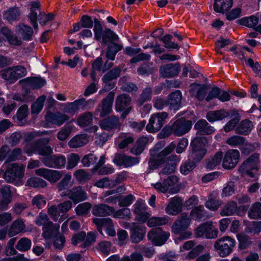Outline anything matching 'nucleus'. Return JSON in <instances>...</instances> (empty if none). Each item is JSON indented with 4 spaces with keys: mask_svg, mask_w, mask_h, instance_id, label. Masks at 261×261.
<instances>
[{
    "mask_svg": "<svg viewBox=\"0 0 261 261\" xmlns=\"http://www.w3.org/2000/svg\"><path fill=\"white\" fill-rule=\"evenodd\" d=\"M228 116H229V113L225 110H222L208 113L206 115V118L210 122H214L222 120Z\"/></svg>",
    "mask_w": 261,
    "mask_h": 261,
    "instance_id": "72a5a7b5",
    "label": "nucleus"
},
{
    "mask_svg": "<svg viewBox=\"0 0 261 261\" xmlns=\"http://www.w3.org/2000/svg\"><path fill=\"white\" fill-rule=\"evenodd\" d=\"M220 200L216 199L210 198L205 203L206 208L211 211H216L221 205Z\"/></svg>",
    "mask_w": 261,
    "mask_h": 261,
    "instance_id": "680f3d73",
    "label": "nucleus"
},
{
    "mask_svg": "<svg viewBox=\"0 0 261 261\" xmlns=\"http://www.w3.org/2000/svg\"><path fill=\"white\" fill-rule=\"evenodd\" d=\"M190 224V219L186 214H182L175 222L172 226V231L175 234H180L179 237L175 238V243L178 244L180 241L190 238L192 232L182 231L188 228Z\"/></svg>",
    "mask_w": 261,
    "mask_h": 261,
    "instance_id": "f03ea898",
    "label": "nucleus"
},
{
    "mask_svg": "<svg viewBox=\"0 0 261 261\" xmlns=\"http://www.w3.org/2000/svg\"><path fill=\"white\" fill-rule=\"evenodd\" d=\"M94 186L100 188L111 187L114 185V181L110 180L108 177H105L96 181Z\"/></svg>",
    "mask_w": 261,
    "mask_h": 261,
    "instance_id": "e2e57ef3",
    "label": "nucleus"
},
{
    "mask_svg": "<svg viewBox=\"0 0 261 261\" xmlns=\"http://www.w3.org/2000/svg\"><path fill=\"white\" fill-rule=\"evenodd\" d=\"M170 236L168 232L163 231L160 228L153 229L149 232L148 239L156 246L164 244Z\"/></svg>",
    "mask_w": 261,
    "mask_h": 261,
    "instance_id": "ddd939ff",
    "label": "nucleus"
},
{
    "mask_svg": "<svg viewBox=\"0 0 261 261\" xmlns=\"http://www.w3.org/2000/svg\"><path fill=\"white\" fill-rule=\"evenodd\" d=\"M132 107L130 106V98L126 94L119 95L116 101L115 109L117 112H122L121 117L123 118L129 113Z\"/></svg>",
    "mask_w": 261,
    "mask_h": 261,
    "instance_id": "f8f14e48",
    "label": "nucleus"
},
{
    "mask_svg": "<svg viewBox=\"0 0 261 261\" xmlns=\"http://www.w3.org/2000/svg\"><path fill=\"white\" fill-rule=\"evenodd\" d=\"M196 237H205L208 239L216 238L218 230L211 222H206L199 225L195 229Z\"/></svg>",
    "mask_w": 261,
    "mask_h": 261,
    "instance_id": "6e6552de",
    "label": "nucleus"
},
{
    "mask_svg": "<svg viewBox=\"0 0 261 261\" xmlns=\"http://www.w3.org/2000/svg\"><path fill=\"white\" fill-rule=\"evenodd\" d=\"M222 158V153L218 152L215 155L208 161L206 167L207 168L213 169L220 165Z\"/></svg>",
    "mask_w": 261,
    "mask_h": 261,
    "instance_id": "6e6d98bb",
    "label": "nucleus"
},
{
    "mask_svg": "<svg viewBox=\"0 0 261 261\" xmlns=\"http://www.w3.org/2000/svg\"><path fill=\"white\" fill-rule=\"evenodd\" d=\"M113 212V208L106 204L96 205L92 208L93 214L97 216L111 215Z\"/></svg>",
    "mask_w": 261,
    "mask_h": 261,
    "instance_id": "c85d7f7f",
    "label": "nucleus"
},
{
    "mask_svg": "<svg viewBox=\"0 0 261 261\" xmlns=\"http://www.w3.org/2000/svg\"><path fill=\"white\" fill-rule=\"evenodd\" d=\"M236 186L234 181H230L223 190L222 196L223 197H228L232 195L234 193V188Z\"/></svg>",
    "mask_w": 261,
    "mask_h": 261,
    "instance_id": "052dcab7",
    "label": "nucleus"
},
{
    "mask_svg": "<svg viewBox=\"0 0 261 261\" xmlns=\"http://www.w3.org/2000/svg\"><path fill=\"white\" fill-rule=\"evenodd\" d=\"M168 114L166 112L153 114L149 120L146 129L149 133H154L159 130L163 126Z\"/></svg>",
    "mask_w": 261,
    "mask_h": 261,
    "instance_id": "1a4fd4ad",
    "label": "nucleus"
},
{
    "mask_svg": "<svg viewBox=\"0 0 261 261\" xmlns=\"http://www.w3.org/2000/svg\"><path fill=\"white\" fill-rule=\"evenodd\" d=\"M20 11L18 8H10L4 12V18L9 22L16 21L19 19Z\"/></svg>",
    "mask_w": 261,
    "mask_h": 261,
    "instance_id": "e433bc0d",
    "label": "nucleus"
},
{
    "mask_svg": "<svg viewBox=\"0 0 261 261\" xmlns=\"http://www.w3.org/2000/svg\"><path fill=\"white\" fill-rule=\"evenodd\" d=\"M16 32L17 34L24 40H30L32 36L33 31L32 29L25 24H19L16 28Z\"/></svg>",
    "mask_w": 261,
    "mask_h": 261,
    "instance_id": "7c9ffc66",
    "label": "nucleus"
},
{
    "mask_svg": "<svg viewBox=\"0 0 261 261\" xmlns=\"http://www.w3.org/2000/svg\"><path fill=\"white\" fill-rule=\"evenodd\" d=\"M230 118L231 120L224 127V129L226 132H229L233 129L240 120L238 113L234 112L232 113Z\"/></svg>",
    "mask_w": 261,
    "mask_h": 261,
    "instance_id": "c03bdc74",
    "label": "nucleus"
},
{
    "mask_svg": "<svg viewBox=\"0 0 261 261\" xmlns=\"http://www.w3.org/2000/svg\"><path fill=\"white\" fill-rule=\"evenodd\" d=\"M239 22L242 25L249 28H253L258 23V18L255 16L252 15L250 17L241 18Z\"/></svg>",
    "mask_w": 261,
    "mask_h": 261,
    "instance_id": "de8ad7c7",
    "label": "nucleus"
},
{
    "mask_svg": "<svg viewBox=\"0 0 261 261\" xmlns=\"http://www.w3.org/2000/svg\"><path fill=\"white\" fill-rule=\"evenodd\" d=\"M37 175L42 176L50 182H55L59 180L62 176L60 171L48 169L46 168H40L36 170Z\"/></svg>",
    "mask_w": 261,
    "mask_h": 261,
    "instance_id": "aec40b11",
    "label": "nucleus"
},
{
    "mask_svg": "<svg viewBox=\"0 0 261 261\" xmlns=\"http://www.w3.org/2000/svg\"><path fill=\"white\" fill-rule=\"evenodd\" d=\"M133 141V139L132 137L128 135L125 134L121 135L116 140V142L118 143V146L121 149L125 148L129 144L132 143Z\"/></svg>",
    "mask_w": 261,
    "mask_h": 261,
    "instance_id": "49530a36",
    "label": "nucleus"
},
{
    "mask_svg": "<svg viewBox=\"0 0 261 261\" xmlns=\"http://www.w3.org/2000/svg\"><path fill=\"white\" fill-rule=\"evenodd\" d=\"M92 121V115L87 113L81 116L77 120V124L81 126H85L89 125Z\"/></svg>",
    "mask_w": 261,
    "mask_h": 261,
    "instance_id": "bf43d9fd",
    "label": "nucleus"
},
{
    "mask_svg": "<svg viewBox=\"0 0 261 261\" xmlns=\"http://www.w3.org/2000/svg\"><path fill=\"white\" fill-rule=\"evenodd\" d=\"M24 151L29 156L32 155L33 153H37L42 156H47L52 153L53 149L49 146L28 144L25 147Z\"/></svg>",
    "mask_w": 261,
    "mask_h": 261,
    "instance_id": "f3484780",
    "label": "nucleus"
},
{
    "mask_svg": "<svg viewBox=\"0 0 261 261\" xmlns=\"http://www.w3.org/2000/svg\"><path fill=\"white\" fill-rule=\"evenodd\" d=\"M253 127L252 122L248 120H245L241 122L237 129V132L243 135L248 134Z\"/></svg>",
    "mask_w": 261,
    "mask_h": 261,
    "instance_id": "37998d69",
    "label": "nucleus"
},
{
    "mask_svg": "<svg viewBox=\"0 0 261 261\" xmlns=\"http://www.w3.org/2000/svg\"><path fill=\"white\" fill-rule=\"evenodd\" d=\"M27 184L35 188H43L46 186V182L42 179L38 177H31L27 181Z\"/></svg>",
    "mask_w": 261,
    "mask_h": 261,
    "instance_id": "4d7b16f0",
    "label": "nucleus"
},
{
    "mask_svg": "<svg viewBox=\"0 0 261 261\" xmlns=\"http://www.w3.org/2000/svg\"><path fill=\"white\" fill-rule=\"evenodd\" d=\"M25 228V224L22 220H16L11 225L8 234L10 237L14 236L20 232L24 231Z\"/></svg>",
    "mask_w": 261,
    "mask_h": 261,
    "instance_id": "2f4dec72",
    "label": "nucleus"
},
{
    "mask_svg": "<svg viewBox=\"0 0 261 261\" xmlns=\"http://www.w3.org/2000/svg\"><path fill=\"white\" fill-rule=\"evenodd\" d=\"M205 212L202 206H199L193 208L191 212V217L196 220H199L205 217Z\"/></svg>",
    "mask_w": 261,
    "mask_h": 261,
    "instance_id": "5fc2aeb1",
    "label": "nucleus"
},
{
    "mask_svg": "<svg viewBox=\"0 0 261 261\" xmlns=\"http://www.w3.org/2000/svg\"><path fill=\"white\" fill-rule=\"evenodd\" d=\"M36 223L39 226H44L42 235L45 239L50 238L59 230L60 226L54 225L51 222L49 221L45 214L40 213L36 220Z\"/></svg>",
    "mask_w": 261,
    "mask_h": 261,
    "instance_id": "0eeeda50",
    "label": "nucleus"
},
{
    "mask_svg": "<svg viewBox=\"0 0 261 261\" xmlns=\"http://www.w3.org/2000/svg\"><path fill=\"white\" fill-rule=\"evenodd\" d=\"M91 207V204L88 202H84L79 204L75 208V211L79 216H85L89 213Z\"/></svg>",
    "mask_w": 261,
    "mask_h": 261,
    "instance_id": "864d4df0",
    "label": "nucleus"
},
{
    "mask_svg": "<svg viewBox=\"0 0 261 261\" xmlns=\"http://www.w3.org/2000/svg\"><path fill=\"white\" fill-rule=\"evenodd\" d=\"M84 101L85 99L82 98L75 100L72 102L66 103V106L64 108L65 112L68 113H74L77 112L82 107Z\"/></svg>",
    "mask_w": 261,
    "mask_h": 261,
    "instance_id": "f704fd0d",
    "label": "nucleus"
},
{
    "mask_svg": "<svg viewBox=\"0 0 261 261\" xmlns=\"http://www.w3.org/2000/svg\"><path fill=\"white\" fill-rule=\"evenodd\" d=\"M25 81L29 86L34 88H41L46 83L44 79L40 77L27 78Z\"/></svg>",
    "mask_w": 261,
    "mask_h": 261,
    "instance_id": "603ef678",
    "label": "nucleus"
},
{
    "mask_svg": "<svg viewBox=\"0 0 261 261\" xmlns=\"http://www.w3.org/2000/svg\"><path fill=\"white\" fill-rule=\"evenodd\" d=\"M89 141V138L85 134L76 135L72 138L68 142L70 148H78L84 146Z\"/></svg>",
    "mask_w": 261,
    "mask_h": 261,
    "instance_id": "cd10ccee",
    "label": "nucleus"
},
{
    "mask_svg": "<svg viewBox=\"0 0 261 261\" xmlns=\"http://www.w3.org/2000/svg\"><path fill=\"white\" fill-rule=\"evenodd\" d=\"M237 203L234 201H230L223 207L220 214L222 216H231L237 211Z\"/></svg>",
    "mask_w": 261,
    "mask_h": 261,
    "instance_id": "4c0bfd02",
    "label": "nucleus"
},
{
    "mask_svg": "<svg viewBox=\"0 0 261 261\" xmlns=\"http://www.w3.org/2000/svg\"><path fill=\"white\" fill-rule=\"evenodd\" d=\"M139 161L137 158H132L123 154L115 155L113 162L117 166H124L125 167H130L137 164Z\"/></svg>",
    "mask_w": 261,
    "mask_h": 261,
    "instance_id": "4be33fe9",
    "label": "nucleus"
},
{
    "mask_svg": "<svg viewBox=\"0 0 261 261\" xmlns=\"http://www.w3.org/2000/svg\"><path fill=\"white\" fill-rule=\"evenodd\" d=\"M248 216L251 219L261 218V203L256 202L253 204L248 211Z\"/></svg>",
    "mask_w": 261,
    "mask_h": 261,
    "instance_id": "a19ab883",
    "label": "nucleus"
},
{
    "mask_svg": "<svg viewBox=\"0 0 261 261\" xmlns=\"http://www.w3.org/2000/svg\"><path fill=\"white\" fill-rule=\"evenodd\" d=\"M93 32L94 39L97 41H102L104 44L115 41L118 39V35L110 29L106 28L103 30L101 24L97 19L94 20Z\"/></svg>",
    "mask_w": 261,
    "mask_h": 261,
    "instance_id": "20e7f679",
    "label": "nucleus"
},
{
    "mask_svg": "<svg viewBox=\"0 0 261 261\" xmlns=\"http://www.w3.org/2000/svg\"><path fill=\"white\" fill-rule=\"evenodd\" d=\"M24 169L25 167L22 164L13 163L8 165L4 174L5 179L11 182L22 178L24 175Z\"/></svg>",
    "mask_w": 261,
    "mask_h": 261,
    "instance_id": "9d476101",
    "label": "nucleus"
},
{
    "mask_svg": "<svg viewBox=\"0 0 261 261\" xmlns=\"http://www.w3.org/2000/svg\"><path fill=\"white\" fill-rule=\"evenodd\" d=\"M61 196H67L72 201L77 203L87 199V195L81 187L79 186L72 189V190L67 191L66 193L62 192L60 194Z\"/></svg>",
    "mask_w": 261,
    "mask_h": 261,
    "instance_id": "6ab92c4d",
    "label": "nucleus"
},
{
    "mask_svg": "<svg viewBox=\"0 0 261 261\" xmlns=\"http://www.w3.org/2000/svg\"><path fill=\"white\" fill-rule=\"evenodd\" d=\"M114 94L110 92L108 96L102 101L97 109V112L101 117H104L109 114L112 110Z\"/></svg>",
    "mask_w": 261,
    "mask_h": 261,
    "instance_id": "412c9836",
    "label": "nucleus"
},
{
    "mask_svg": "<svg viewBox=\"0 0 261 261\" xmlns=\"http://www.w3.org/2000/svg\"><path fill=\"white\" fill-rule=\"evenodd\" d=\"M247 232L258 233L261 231V221L253 222L246 229Z\"/></svg>",
    "mask_w": 261,
    "mask_h": 261,
    "instance_id": "774afa93",
    "label": "nucleus"
},
{
    "mask_svg": "<svg viewBox=\"0 0 261 261\" xmlns=\"http://www.w3.org/2000/svg\"><path fill=\"white\" fill-rule=\"evenodd\" d=\"M40 7L39 3L38 2H33L31 3V14L29 15L30 19L35 28L37 27L36 22L37 17V10H39Z\"/></svg>",
    "mask_w": 261,
    "mask_h": 261,
    "instance_id": "ea45409f",
    "label": "nucleus"
},
{
    "mask_svg": "<svg viewBox=\"0 0 261 261\" xmlns=\"http://www.w3.org/2000/svg\"><path fill=\"white\" fill-rule=\"evenodd\" d=\"M239 159V151L236 149H230L226 152L223 158L222 166L226 169L233 168L238 163Z\"/></svg>",
    "mask_w": 261,
    "mask_h": 261,
    "instance_id": "2eb2a0df",
    "label": "nucleus"
},
{
    "mask_svg": "<svg viewBox=\"0 0 261 261\" xmlns=\"http://www.w3.org/2000/svg\"><path fill=\"white\" fill-rule=\"evenodd\" d=\"M260 164L259 154L254 153L243 162L239 168V171L243 175H247L251 177H255V173L252 171H257Z\"/></svg>",
    "mask_w": 261,
    "mask_h": 261,
    "instance_id": "423d86ee",
    "label": "nucleus"
},
{
    "mask_svg": "<svg viewBox=\"0 0 261 261\" xmlns=\"http://www.w3.org/2000/svg\"><path fill=\"white\" fill-rule=\"evenodd\" d=\"M134 212L136 215L137 220L141 222L144 223L150 216V214L146 212V205L145 201L139 199L134 205Z\"/></svg>",
    "mask_w": 261,
    "mask_h": 261,
    "instance_id": "dca6fc26",
    "label": "nucleus"
},
{
    "mask_svg": "<svg viewBox=\"0 0 261 261\" xmlns=\"http://www.w3.org/2000/svg\"><path fill=\"white\" fill-rule=\"evenodd\" d=\"M206 143L207 141L204 137L195 138L191 144L193 147V151L189 154V159L194 162L200 161L206 153V149L205 148Z\"/></svg>",
    "mask_w": 261,
    "mask_h": 261,
    "instance_id": "39448f33",
    "label": "nucleus"
},
{
    "mask_svg": "<svg viewBox=\"0 0 261 261\" xmlns=\"http://www.w3.org/2000/svg\"><path fill=\"white\" fill-rule=\"evenodd\" d=\"M31 245L32 242L30 240L27 238H22L18 241L16 248L20 251H25L31 248Z\"/></svg>",
    "mask_w": 261,
    "mask_h": 261,
    "instance_id": "3c124183",
    "label": "nucleus"
},
{
    "mask_svg": "<svg viewBox=\"0 0 261 261\" xmlns=\"http://www.w3.org/2000/svg\"><path fill=\"white\" fill-rule=\"evenodd\" d=\"M176 169V165L174 163L166 166L163 170L160 173L161 179H164L163 182H158L152 184V186L157 191L162 193H166L171 187L175 185L178 181V178L175 176H170L165 178L164 176L173 173Z\"/></svg>",
    "mask_w": 261,
    "mask_h": 261,
    "instance_id": "f257e3e1",
    "label": "nucleus"
},
{
    "mask_svg": "<svg viewBox=\"0 0 261 261\" xmlns=\"http://www.w3.org/2000/svg\"><path fill=\"white\" fill-rule=\"evenodd\" d=\"M2 37H4L11 45L19 46L22 43L21 40L18 39L13 34L12 31L7 27H3L0 30V46L4 45L6 42L5 39Z\"/></svg>",
    "mask_w": 261,
    "mask_h": 261,
    "instance_id": "4468645a",
    "label": "nucleus"
},
{
    "mask_svg": "<svg viewBox=\"0 0 261 261\" xmlns=\"http://www.w3.org/2000/svg\"><path fill=\"white\" fill-rule=\"evenodd\" d=\"M112 66V62H107L104 66H102V59L100 57H98L92 64V68L94 70L101 71L105 72Z\"/></svg>",
    "mask_w": 261,
    "mask_h": 261,
    "instance_id": "79ce46f5",
    "label": "nucleus"
},
{
    "mask_svg": "<svg viewBox=\"0 0 261 261\" xmlns=\"http://www.w3.org/2000/svg\"><path fill=\"white\" fill-rule=\"evenodd\" d=\"M114 171L113 168L110 165L102 167L100 168H99L98 166H96L93 169V172L94 173L97 172L98 174L100 175L110 174L114 172Z\"/></svg>",
    "mask_w": 261,
    "mask_h": 261,
    "instance_id": "0e129e2a",
    "label": "nucleus"
},
{
    "mask_svg": "<svg viewBox=\"0 0 261 261\" xmlns=\"http://www.w3.org/2000/svg\"><path fill=\"white\" fill-rule=\"evenodd\" d=\"M232 0H215L214 9L217 12L224 13L232 7Z\"/></svg>",
    "mask_w": 261,
    "mask_h": 261,
    "instance_id": "c756f323",
    "label": "nucleus"
},
{
    "mask_svg": "<svg viewBox=\"0 0 261 261\" xmlns=\"http://www.w3.org/2000/svg\"><path fill=\"white\" fill-rule=\"evenodd\" d=\"M180 71L178 64H170L163 65L160 68L161 75L164 77H170L176 75Z\"/></svg>",
    "mask_w": 261,
    "mask_h": 261,
    "instance_id": "a878e982",
    "label": "nucleus"
},
{
    "mask_svg": "<svg viewBox=\"0 0 261 261\" xmlns=\"http://www.w3.org/2000/svg\"><path fill=\"white\" fill-rule=\"evenodd\" d=\"M237 239L239 243V246L241 249L247 248L251 244L249 237L244 233H241L238 234Z\"/></svg>",
    "mask_w": 261,
    "mask_h": 261,
    "instance_id": "8fccbe9b",
    "label": "nucleus"
},
{
    "mask_svg": "<svg viewBox=\"0 0 261 261\" xmlns=\"http://www.w3.org/2000/svg\"><path fill=\"white\" fill-rule=\"evenodd\" d=\"M45 99V97L42 95L38 97L36 101L32 106V113L33 114H38L42 110L44 102Z\"/></svg>",
    "mask_w": 261,
    "mask_h": 261,
    "instance_id": "13d9d810",
    "label": "nucleus"
},
{
    "mask_svg": "<svg viewBox=\"0 0 261 261\" xmlns=\"http://www.w3.org/2000/svg\"><path fill=\"white\" fill-rule=\"evenodd\" d=\"M181 100V93L177 90L172 93L168 98L167 104L172 106L173 108H176L180 103Z\"/></svg>",
    "mask_w": 261,
    "mask_h": 261,
    "instance_id": "58836bf2",
    "label": "nucleus"
},
{
    "mask_svg": "<svg viewBox=\"0 0 261 261\" xmlns=\"http://www.w3.org/2000/svg\"><path fill=\"white\" fill-rule=\"evenodd\" d=\"M146 233V227L135 224L130 230V239L133 243H139L143 240Z\"/></svg>",
    "mask_w": 261,
    "mask_h": 261,
    "instance_id": "393cba45",
    "label": "nucleus"
},
{
    "mask_svg": "<svg viewBox=\"0 0 261 261\" xmlns=\"http://www.w3.org/2000/svg\"><path fill=\"white\" fill-rule=\"evenodd\" d=\"M11 191L9 186H6L1 190L0 210L5 211L8 208V204L11 201Z\"/></svg>",
    "mask_w": 261,
    "mask_h": 261,
    "instance_id": "5701e85b",
    "label": "nucleus"
},
{
    "mask_svg": "<svg viewBox=\"0 0 261 261\" xmlns=\"http://www.w3.org/2000/svg\"><path fill=\"white\" fill-rule=\"evenodd\" d=\"M236 245V241L234 238L230 236H224L215 241L214 247L220 257H225L232 252Z\"/></svg>",
    "mask_w": 261,
    "mask_h": 261,
    "instance_id": "7ed1b4c3",
    "label": "nucleus"
},
{
    "mask_svg": "<svg viewBox=\"0 0 261 261\" xmlns=\"http://www.w3.org/2000/svg\"><path fill=\"white\" fill-rule=\"evenodd\" d=\"M182 200L178 197L171 198L166 207V212L169 215H175L181 210Z\"/></svg>",
    "mask_w": 261,
    "mask_h": 261,
    "instance_id": "b1692460",
    "label": "nucleus"
},
{
    "mask_svg": "<svg viewBox=\"0 0 261 261\" xmlns=\"http://www.w3.org/2000/svg\"><path fill=\"white\" fill-rule=\"evenodd\" d=\"M191 127V122L182 118L174 122L172 126V130L176 135L181 136L188 132Z\"/></svg>",
    "mask_w": 261,
    "mask_h": 261,
    "instance_id": "a211bd4d",
    "label": "nucleus"
},
{
    "mask_svg": "<svg viewBox=\"0 0 261 261\" xmlns=\"http://www.w3.org/2000/svg\"><path fill=\"white\" fill-rule=\"evenodd\" d=\"M43 163L46 166L53 168H61L66 163V159L63 156H53L50 158L44 159Z\"/></svg>",
    "mask_w": 261,
    "mask_h": 261,
    "instance_id": "bb28decb",
    "label": "nucleus"
},
{
    "mask_svg": "<svg viewBox=\"0 0 261 261\" xmlns=\"http://www.w3.org/2000/svg\"><path fill=\"white\" fill-rule=\"evenodd\" d=\"M80 157L76 154H70L68 158L67 168L70 169L75 167L80 161Z\"/></svg>",
    "mask_w": 261,
    "mask_h": 261,
    "instance_id": "338daca9",
    "label": "nucleus"
},
{
    "mask_svg": "<svg viewBox=\"0 0 261 261\" xmlns=\"http://www.w3.org/2000/svg\"><path fill=\"white\" fill-rule=\"evenodd\" d=\"M118 123V119L115 116H113L108 119L103 120L100 123V126L103 129L108 130L116 126Z\"/></svg>",
    "mask_w": 261,
    "mask_h": 261,
    "instance_id": "a18cd8bd",
    "label": "nucleus"
},
{
    "mask_svg": "<svg viewBox=\"0 0 261 261\" xmlns=\"http://www.w3.org/2000/svg\"><path fill=\"white\" fill-rule=\"evenodd\" d=\"M93 222L97 226L98 231L101 234H103L102 228H105L106 232L108 235L110 237H114L116 235V231L111 219L95 218L93 219Z\"/></svg>",
    "mask_w": 261,
    "mask_h": 261,
    "instance_id": "9b49d317",
    "label": "nucleus"
},
{
    "mask_svg": "<svg viewBox=\"0 0 261 261\" xmlns=\"http://www.w3.org/2000/svg\"><path fill=\"white\" fill-rule=\"evenodd\" d=\"M244 142V139L243 137L233 136L228 138L226 142L227 144L231 146H237L239 145L243 144Z\"/></svg>",
    "mask_w": 261,
    "mask_h": 261,
    "instance_id": "69168bd1",
    "label": "nucleus"
},
{
    "mask_svg": "<svg viewBox=\"0 0 261 261\" xmlns=\"http://www.w3.org/2000/svg\"><path fill=\"white\" fill-rule=\"evenodd\" d=\"M68 119V117L65 114L58 113L55 114H50L46 116V119L52 123L60 125Z\"/></svg>",
    "mask_w": 261,
    "mask_h": 261,
    "instance_id": "c9c22d12",
    "label": "nucleus"
},
{
    "mask_svg": "<svg viewBox=\"0 0 261 261\" xmlns=\"http://www.w3.org/2000/svg\"><path fill=\"white\" fill-rule=\"evenodd\" d=\"M195 128L199 133L209 134L214 132V128L211 126H208L205 120L202 119L198 121L195 125Z\"/></svg>",
    "mask_w": 261,
    "mask_h": 261,
    "instance_id": "473e14b6",
    "label": "nucleus"
},
{
    "mask_svg": "<svg viewBox=\"0 0 261 261\" xmlns=\"http://www.w3.org/2000/svg\"><path fill=\"white\" fill-rule=\"evenodd\" d=\"M168 221L167 217H155L150 218L147 221V226L150 227L156 226L157 225H162L166 224Z\"/></svg>",
    "mask_w": 261,
    "mask_h": 261,
    "instance_id": "09e8293b",
    "label": "nucleus"
}]
</instances>
